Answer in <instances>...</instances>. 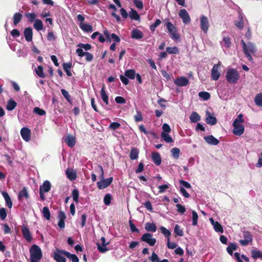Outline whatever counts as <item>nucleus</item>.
Here are the masks:
<instances>
[{
    "mask_svg": "<svg viewBox=\"0 0 262 262\" xmlns=\"http://www.w3.org/2000/svg\"><path fill=\"white\" fill-rule=\"evenodd\" d=\"M95 172L99 175L100 181L97 183V187L100 189H103L107 187L112 182L113 178L110 177L106 179L104 178V171L101 165H98L95 170Z\"/></svg>",
    "mask_w": 262,
    "mask_h": 262,
    "instance_id": "obj_1",
    "label": "nucleus"
},
{
    "mask_svg": "<svg viewBox=\"0 0 262 262\" xmlns=\"http://www.w3.org/2000/svg\"><path fill=\"white\" fill-rule=\"evenodd\" d=\"M241 43L243 46V50L244 54L250 62H253V58L251 54H254L257 51L254 44L251 42L246 43L244 40H242Z\"/></svg>",
    "mask_w": 262,
    "mask_h": 262,
    "instance_id": "obj_2",
    "label": "nucleus"
},
{
    "mask_svg": "<svg viewBox=\"0 0 262 262\" xmlns=\"http://www.w3.org/2000/svg\"><path fill=\"white\" fill-rule=\"evenodd\" d=\"M31 262H39L42 256L40 248L37 245H33L30 249Z\"/></svg>",
    "mask_w": 262,
    "mask_h": 262,
    "instance_id": "obj_3",
    "label": "nucleus"
},
{
    "mask_svg": "<svg viewBox=\"0 0 262 262\" xmlns=\"http://www.w3.org/2000/svg\"><path fill=\"white\" fill-rule=\"evenodd\" d=\"M226 78L227 81L230 84H234L237 82L240 75L238 72L235 69L229 68L227 69Z\"/></svg>",
    "mask_w": 262,
    "mask_h": 262,
    "instance_id": "obj_4",
    "label": "nucleus"
},
{
    "mask_svg": "<svg viewBox=\"0 0 262 262\" xmlns=\"http://www.w3.org/2000/svg\"><path fill=\"white\" fill-rule=\"evenodd\" d=\"M170 37L174 40H177L180 38V35L178 33V30L171 22L168 21L165 24Z\"/></svg>",
    "mask_w": 262,
    "mask_h": 262,
    "instance_id": "obj_5",
    "label": "nucleus"
},
{
    "mask_svg": "<svg viewBox=\"0 0 262 262\" xmlns=\"http://www.w3.org/2000/svg\"><path fill=\"white\" fill-rule=\"evenodd\" d=\"M243 123L238 122L237 120H234L232 123V125L234 127L233 130V133L236 136L242 135L245 130L244 125L242 124Z\"/></svg>",
    "mask_w": 262,
    "mask_h": 262,
    "instance_id": "obj_6",
    "label": "nucleus"
},
{
    "mask_svg": "<svg viewBox=\"0 0 262 262\" xmlns=\"http://www.w3.org/2000/svg\"><path fill=\"white\" fill-rule=\"evenodd\" d=\"M221 67V61H219L217 64H214L213 68L211 70V78L212 80L216 81L217 80L220 76V69Z\"/></svg>",
    "mask_w": 262,
    "mask_h": 262,
    "instance_id": "obj_7",
    "label": "nucleus"
},
{
    "mask_svg": "<svg viewBox=\"0 0 262 262\" xmlns=\"http://www.w3.org/2000/svg\"><path fill=\"white\" fill-rule=\"evenodd\" d=\"M140 240L142 242H145L150 246H153L156 243L157 240L156 238L152 237V234L149 233H145L142 235Z\"/></svg>",
    "mask_w": 262,
    "mask_h": 262,
    "instance_id": "obj_8",
    "label": "nucleus"
},
{
    "mask_svg": "<svg viewBox=\"0 0 262 262\" xmlns=\"http://www.w3.org/2000/svg\"><path fill=\"white\" fill-rule=\"evenodd\" d=\"M65 252H66V251L56 249L53 253V257L57 262H66L67 259L64 257Z\"/></svg>",
    "mask_w": 262,
    "mask_h": 262,
    "instance_id": "obj_9",
    "label": "nucleus"
},
{
    "mask_svg": "<svg viewBox=\"0 0 262 262\" xmlns=\"http://www.w3.org/2000/svg\"><path fill=\"white\" fill-rule=\"evenodd\" d=\"M244 239H240L239 243L243 246H246L252 242V235L248 231H243Z\"/></svg>",
    "mask_w": 262,
    "mask_h": 262,
    "instance_id": "obj_10",
    "label": "nucleus"
},
{
    "mask_svg": "<svg viewBox=\"0 0 262 262\" xmlns=\"http://www.w3.org/2000/svg\"><path fill=\"white\" fill-rule=\"evenodd\" d=\"M209 27L208 18L205 15H202L200 16V28L203 32L206 34L208 32Z\"/></svg>",
    "mask_w": 262,
    "mask_h": 262,
    "instance_id": "obj_11",
    "label": "nucleus"
},
{
    "mask_svg": "<svg viewBox=\"0 0 262 262\" xmlns=\"http://www.w3.org/2000/svg\"><path fill=\"white\" fill-rule=\"evenodd\" d=\"M179 16L182 19L183 23L188 24L190 22L191 18L186 10L181 9L179 13Z\"/></svg>",
    "mask_w": 262,
    "mask_h": 262,
    "instance_id": "obj_12",
    "label": "nucleus"
},
{
    "mask_svg": "<svg viewBox=\"0 0 262 262\" xmlns=\"http://www.w3.org/2000/svg\"><path fill=\"white\" fill-rule=\"evenodd\" d=\"M20 135L23 139L26 142L31 139V130L27 127H23L21 129Z\"/></svg>",
    "mask_w": 262,
    "mask_h": 262,
    "instance_id": "obj_13",
    "label": "nucleus"
},
{
    "mask_svg": "<svg viewBox=\"0 0 262 262\" xmlns=\"http://www.w3.org/2000/svg\"><path fill=\"white\" fill-rule=\"evenodd\" d=\"M104 35L106 37L107 40L109 42H111L112 39H113L116 42H119L120 41V38L118 36L116 35L114 33L111 34L109 31L107 30H104Z\"/></svg>",
    "mask_w": 262,
    "mask_h": 262,
    "instance_id": "obj_14",
    "label": "nucleus"
},
{
    "mask_svg": "<svg viewBox=\"0 0 262 262\" xmlns=\"http://www.w3.org/2000/svg\"><path fill=\"white\" fill-rule=\"evenodd\" d=\"M174 83L178 86H185L188 84L189 80L186 77L181 76L176 79Z\"/></svg>",
    "mask_w": 262,
    "mask_h": 262,
    "instance_id": "obj_15",
    "label": "nucleus"
},
{
    "mask_svg": "<svg viewBox=\"0 0 262 262\" xmlns=\"http://www.w3.org/2000/svg\"><path fill=\"white\" fill-rule=\"evenodd\" d=\"M21 232L24 237L26 239V240L27 242H31V241L32 240V237L30 233V231L28 227L23 225L21 227Z\"/></svg>",
    "mask_w": 262,
    "mask_h": 262,
    "instance_id": "obj_16",
    "label": "nucleus"
},
{
    "mask_svg": "<svg viewBox=\"0 0 262 262\" xmlns=\"http://www.w3.org/2000/svg\"><path fill=\"white\" fill-rule=\"evenodd\" d=\"M204 139L207 143L211 145H216L220 142L219 140L212 135L205 136Z\"/></svg>",
    "mask_w": 262,
    "mask_h": 262,
    "instance_id": "obj_17",
    "label": "nucleus"
},
{
    "mask_svg": "<svg viewBox=\"0 0 262 262\" xmlns=\"http://www.w3.org/2000/svg\"><path fill=\"white\" fill-rule=\"evenodd\" d=\"M66 218V216L64 212L62 211H60L58 215V219H59L58 226L61 229L64 228L65 227L64 220Z\"/></svg>",
    "mask_w": 262,
    "mask_h": 262,
    "instance_id": "obj_18",
    "label": "nucleus"
},
{
    "mask_svg": "<svg viewBox=\"0 0 262 262\" xmlns=\"http://www.w3.org/2000/svg\"><path fill=\"white\" fill-rule=\"evenodd\" d=\"M51 188V184L48 180L45 181L39 187V191L47 193L50 191Z\"/></svg>",
    "mask_w": 262,
    "mask_h": 262,
    "instance_id": "obj_19",
    "label": "nucleus"
},
{
    "mask_svg": "<svg viewBox=\"0 0 262 262\" xmlns=\"http://www.w3.org/2000/svg\"><path fill=\"white\" fill-rule=\"evenodd\" d=\"M211 225L213 226L214 230L217 232L223 233L224 231L222 225L217 221H214L213 218L209 219Z\"/></svg>",
    "mask_w": 262,
    "mask_h": 262,
    "instance_id": "obj_20",
    "label": "nucleus"
},
{
    "mask_svg": "<svg viewBox=\"0 0 262 262\" xmlns=\"http://www.w3.org/2000/svg\"><path fill=\"white\" fill-rule=\"evenodd\" d=\"M206 122L209 125H214L217 123V120L215 117L211 115L208 111L206 113Z\"/></svg>",
    "mask_w": 262,
    "mask_h": 262,
    "instance_id": "obj_21",
    "label": "nucleus"
},
{
    "mask_svg": "<svg viewBox=\"0 0 262 262\" xmlns=\"http://www.w3.org/2000/svg\"><path fill=\"white\" fill-rule=\"evenodd\" d=\"M24 36L26 40L27 41H31L33 38V31L32 29L30 27H28L25 29L24 31Z\"/></svg>",
    "mask_w": 262,
    "mask_h": 262,
    "instance_id": "obj_22",
    "label": "nucleus"
},
{
    "mask_svg": "<svg viewBox=\"0 0 262 262\" xmlns=\"http://www.w3.org/2000/svg\"><path fill=\"white\" fill-rule=\"evenodd\" d=\"M64 142L70 147H73L75 144V138L71 135H68L64 138Z\"/></svg>",
    "mask_w": 262,
    "mask_h": 262,
    "instance_id": "obj_23",
    "label": "nucleus"
},
{
    "mask_svg": "<svg viewBox=\"0 0 262 262\" xmlns=\"http://www.w3.org/2000/svg\"><path fill=\"white\" fill-rule=\"evenodd\" d=\"M131 36L134 39H140L143 37V34L140 30L134 29L132 31Z\"/></svg>",
    "mask_w": 262,
    "mask_h": 262,
    "instance_id": "obj_24",
    "label": "nucleus"
},
{
    "mask_svg": "<svg viewBox=\"0 0 262 262\" xmlns=\"http://www.w3.org/2000/svg\"><path fill=\"white\" fill-rule=\"evenodd\" d=\"M2 194L5 200L7 206L9 208H11L12 207V202L9 194L6 191H3Z\"/></svg>",
    "mask_w": 262,
    "mask_h": 262,
    "instance_id": "obj_25",
    "label": "nucleus"
},
{
    "mask_svg": "<svg viewBox=\"0 0 262 262\" xmlns=\"http://www.w3.org/2000/svg\"><path fill=\"white\" fill-rule=\"evenodd\" d=\"M221 45L223 48L228 49L231 46L230 38L228 36H224L222 41H221Z\"/></svg>",
    "mask_w": 262,
    "mask_h": 262,
    "instance_id": "obj_26",
    "label": "nucleus"
},
{
    "mask_svg": "<svg viewBox=\"0 0 262 262\" xmlns=\"http://www.w3.org/2000/svg\"><path fill=\"white\" fill-rule=\"evenodd\" d=\"M100 95L101 98L102 100L103 101V102L105 103V104L107 105L109 103L108 102V96L106 93L105 88L104 86H103L100 91Z\"/></svg>",
    "mask_w": 262,
    "mask_h": 262,
    "instance_id": "obj_27",
    "label": "nucleus"
},
{
    "mask_svg": "<svg viewBox=\"0 0 262 262\" xmlns=\"http://www.w3.org/2000/svg\"><path fill=\"white\" fill-rule=\"evenodd\" d=\"M151 158L154 163L157 165H160L161 163V158L160 155L158 152L152 154Z\"/></svg>",
    "mask_w": 262,
    "mask_h": 262,
    "instance_id": "obj_28",
    "label": "nucleus"
},
{
    "mask_svg": "<svg viewBox=\"0 0 262 262\" xmlns=\"http://www.w3.org/2000/svg\"><path fill=\"white\" fill-rule=\"evenodd\" d=\"M23 198H25L26 199H28L29 198L27 189L25 187H23V189L19 192L18 195V200H20Z\"/></svg>",
    "mask_w": 262,
    "mask_h": 262,
    "instance_id": "obj_29",
    "label": "nucleus"
},
{
    "mask_svg": "<svg viewBox=\"0 0 262 262\" xmlns=\"http://www.w3.org/2000/svg\"><path fill=\"white\" fill-rule=\"evenodd\" d=\"M189 119L191 123H195L201 120V117L196 112H193L189 117Z\"/></svg>",
    "mask_w": 262,
    "mask_h": 262,
    "instance_id": "obj_30",
    "label": "nucleus"
},
{
    "mask_svg": "<svg viewBox=\"0 0 262 262\" xmlns=\"http://www.w3.org/2000/svg\"><path fill=\"white\" fill-rule=\"evenodd\" d=\"M252 257L254 259L261 258L262 259V252L256 249H252L251 251Z\"/></svg>",
    "mask_w": 262,
    "mask_h": 262,
    "instance_id": "obj_31",
    "label": "nucleus"
},
{
    "mask_svg": "<svg viewBox=\"0 0 262 262\" xmlns=\"http://www.w3.org/2000/svg\"><path fill=\"white\" fill-rule=\"evenodd\" d=\"M145 229L148 232H155L157 230V227L153 223H147L145 225Z\"/></svg>",
    "mask_w": 262,
    "mask_h": 262,
    "instance_id": "obj_32",
    "label": "nucleus"
},
{
    "mask_svg": "<svg viewBox=\"0 0 262 262\" xmlns=\"http://www.w3.org/2000/svg\"><path fill=\"white\" fill-rule=\"evenodd\" d=\"M23 15L20 13H15L13 17V24L16 26L22 19Z\"/></svg>",
    "mask_w": 262,
    "mask_h": 262,
    "instance_id": "obj_33",
    "label": "nucleus"
},
{
    "mask_svg": "<svg viewBox=\"0 0 262 262\" xmlns=\"http://www.w3.org/2000/svg\"><path fill=\"white\" fill-rule=\"evenodd\" d=\"M34 28L37 31H40L43 29V25L42 21L40 19H37L34 21V23L33 25Z\"/></svg>",
    "mask_w": 262,
    "mask_h": 262,
    "instance_id": "obj_34",
    "label": "nucleus"
},
{
    "mask_svg": "<svg viewBox=\"0 0 262 262\" xmlns=\"http://www.w3.org/2000/svg\"><path fill=\"white\" fill-rule=\"evenodd\" d=\"M139 150L137 148H133L129 154V158L131 160H136L138 158Z\"/></svg>",
    "mask_w": 262,
    "mask_h": 262,
    "instance_id": "obj_35",
    "label": "nucleus"
},
{
    "mask_svg": "<svg viewBox=\"0 0 262 262\" xmlns=\"http://www.w3.org/2000/svg\"><path fill=\"white\" fill-rule=\"evenodd\" d=\"M17 106V103L13 100H9L6 105V109L8 111H12L14 110Z\"/></svg>",
    "mask_w": 262,
    "mask_h": 262,
    "instance_id": "obj_36",
    "label": "nucleus"
},
{
    "mask_svg": "<svg viewBox=\"0 0 262 262\" xmlns=\"http://www.w3.org/2000/svg\"><path fill=\"white\" fill-rule=\"evenodd\" d=\"M124 75L130 79H134L136 76V72L134 70H127L125 71Z\"/></svg>",
    "mask_w": 262,
    "mask_h": 262,
    "instance_id": "obj_37",
    "label": "nucleus"
},
{
    "mask_svg": "<svg viewBox=\"0 0 262 262\" xmlns=\"http://www.w3.org/2000/svg\"><path fill=\"white\" fill-rule=\"evenodd\" d=\"M65 256L72 260V262H79V259L75 254H71L70 252L66 251L65 252Z\"/></svg>",
    "mask_w": 262,
    "mask_h": 262,
    "instance_id": "obj_38",
    "label": "nucleus"
},
{
    "mask_svg": "<svg viewBox=\"0 0 262 262\" xmlns=\"http://www.w3.org/2000/svg\"><path fill=\"white\" fill-rule=\"evenodd\" d=\"M238 18L239 20L236 21L235 23V25L236 27L241 30L244 27L243 16L241 13L239 14Z\"/></svg>",
    "mask_w": 262,
    "mask_h": 262,
    "instance_id": "obj_39",
    "label": "nucleus"
},
{
    "mask_svg": "<svg viewBox=\"0 0 262 262\" xmlns=\"http://www.w3.org/2000/svg\"><path fill=\"white\" fill-rule=\"evenodd\" d=\"M42 213L43 216L47 220H50L51 217V213L48 207H44L42 209Z\"/></svg>",
    "mask_w": 262,
    "mask_h": 262,
    "instance_id": "obj_40",
    "label": "nucleus"
},
{
    "mask_svg": "<svg viewBox=\"0 0 262 262\" xmlns=\"http://www.w3.org/2000/svg\"><path fill=\"white\" fill-rule=\"evenodd\" d=\"M43 67L41 66H38L35 70L36 74L37 75V76L40 78H44L46 77L45 74L43 73Z\"/></svg>",
    "mask_w": 262,
    "mask_h": 262,
    "instance_id": "obj_41",
    "label": "nucleus"
},
{
    "mask_svg": "<svg viewBox=\"0 0 262 262\" xmlns=\"http://www.w3.org/2000/svg\"><path fill=\"white\" fill-rule=\"evenodd\" d=\"M236 249L237 245L235 243H230L226 249L228 253L230 255H232L233 254V251L236 250Z\"/></svg>",
    "mask_w": 262,
    "mask_h": 262,
    "instance_id": "obj_42",
    "label": "nucleus"
},
{
    "mask_svg": "<svg viewBox=\"0 0 262 262\" xmlns=\"http://www.w3.org/2000/svg\"><path fill=\"white\" fill-rule=\"evenodd\" d=\"M171 153L173 158L178 159L180 157V150L177 147H174L171 149Z\"/></svg>",
    "mask_w": 262,
    "mask_h": 262,
    "instance_id": "obj_43",
    "label": "nucleus"
},
{
    "mask_svg": "<svg viewBox=\"0 0 262 262\" xmlns=\"http://www.w3.org/2000/svg\"><path fill=\"white\" fill-rule=\"evenodd\" d=\"M161 137L167 143H171L173 141L171 137L167 133L162 132Z\"/></svg>",
    "mask_w": 262,
    "mask_h": 262,
    "instance_id": "obj_44",
    "label": "nucleus"
},
{
    "mask_svg": "<svg viewBox=\"0 0 262 262\" xmlns=\"http://www.w3.org/2000/svg\"><path fill=\"white\" fill-rule=\"evenodd\" d=\"M254 102L257 106H262V93H259L255 96Z\"/></svg>",
    "mask_w": 262,
    "mask_h": 262,
    "instance_id": "obj_45",
    "label": "nucleus"
},
{
    "mask_svg": "<svg viewBox=\"0 0 262 262\" xmlns=\"http://www.w3.org/2000/svg\"><path fill=\"white\" fill-rule=\"evenodd\" d=\"M129 17L134 20H138L140 19V17L137 12L133 9H132L129 13Z\"/></svg>",
    "mask_w": 262,
    "mask_h": 262,
    "instance_id": "obj_46",
    "label": "nucleus"
},
{
    "mask_svg": "<svg viewBox=\"0 0 262 262\" xmlns=\"http://www.w3.org/2000/svg\"><path fill=\"white\" fill-rule=\"evenodd\" d=\"M199 96L200 98H202L204 100H207L210 97V95L207 92H201L199 93Z\"/></svg>",
    "mask_w": 262,
    "mask_h": 262,
    "instance_id": "obj_47",
    "label": "nucleus"
},
{
    "mask_svg": "<svg viewBox=\"0 0 262 262\" xmlns=\"http://www.w3.org/2000/svg\"><path fill=\"white\" fill-rule=\"evenodd\" d=\"M166 52L169 54H178L179 52V49L176 47H167Z\"/></svg>",
    "mask_w": 262,
    "mask_h": 262,
    "instance_id": "obj_48",
    "label": "nucleus"
},
{
    "mask_svg": "<svg viewBox=\"0 0 262 262\" xmlns=\"http://www.w3.org/2000/svg\"><path fill=\"white\" fill-rule=\"evenodd\" d=\"M174 233L179 236H182L184 235L183 230L181 229L180 226L177 224L174 229Z\"/></svg>",
    "mask_w": 262,
    "mask_h": 262,
    "instance_id": "obj_49",
    "label": "nucleus"
},
{
    "mask_svg": "<svg viewBox=\"0 0 262 262\" xmlns=\"http://www.w3.org/2000/svg\"><path fill=\"white\" fill-rule=\"evenodd\" d=\"M162 233L167 238H169V236L171 235V232L169 230L167 229L165 227L162 226L160 228Z\"/></svg>",
    "mask_w": 262,
    "mask_h": 262,
    "instance_id": "obj_50",
    "label": "nucleus"
},
{
    "mask_svg": "<svg viewBox=\"0 0 262 262\" xmlns=\"http://www.w3.org/2000/svg\"><path fill=\"white\" fill-rule=\"evenodd\" d=\"M192 225L193 226H196L198 224V215L196 212L194 210H193L192 211Z\"/></svg>",
    "mask_w": 262,
    "mask_h": 262,
    "instance_id": "obj_51",
    "label": "nucleus"
},
{
    "mask_svg": "<svg viewBox=\"0 0 262 262\" xmlns=\"http://www.w3.org/2000/svg\"><path fill=\"white\" fill-rule=\"evenodd\" d=\"M83 57H84L85 60L88 62L92 61L94 58L93 55L88 52H83Z\"/></svg>",
    "mask_w": 262,
    "mask_h": 262,
    "instance_id": "obj_52",
    "label": "nucleus"
},
{
    "mask_svg": "<svg viewBox=\"0 0 262 262\" xmlns=\"http://www.w3.org/2000/svg\"><path fill=\"white\" fill-rule=\"evenodd\" d=\"M97 246L98 250L101 253H104L108 250L106 245H101L100 243H97Z\"/></svg>",
    "mask_w": 262,
    "mask_h": 262,
    "instance_id": "obj_53",
    "label": "nucleus"
},
{
    "mask_svg": "<svg viewBox=\"0 0 262 262\" xmlns=\"http://www.w3.org/2000/svg\"><path fill=\"white\" fill-rule=\"evenodd\" d=\"M72 196L74 201L77 203L78 202L79 198V191L77 189H74L72 191Z\"/></svg>",
    "mask_w": 262,
    "mask_h": 262,
    "instance_id": "obj_54",
    "label": "nucleus"
},
{
    "mask_svg": "<svg viewBox=\"0 0 262 262\" xmlns=\"http://www.w3.org/2000/svg\"><path fill=\"white\" fill-rule=\"evenodd\" d=\"M112 196L110 193H107L105 195L104 197V203L105 205L108 206L111 202Z\"/></svg>",
    "mask_w": 262,
    "mask_h": 262,
    "instance_id": "obj_55",
    "label": "nucleus"
},
{
    "mask_svg": "<svg viewBox=\"0 0 262 262\" xmlns=\"http://www.w3.org/2000/svg\"><path fill=\"white\" fill-rule=\"evenodd\" d=\"M83 31L92 32L93 31V28L92 26L88 24L83 23Z\"/></svg>",
    "mask_w": 262,
    "mask_h": 262,
    "instance_id": "obj_56",
    "label": "nucleus"
},
{
    "mask_svg": "<svg viewBox=\"0 0 262 262\" xmlns=\"http://www.w3.org/2000/svg\"><path fill=\"white\" fill-rule=\"evenodd\" d=\"M26 17H27L30 22H33L35 20L36 17V15L34 13H27L25 14Z\"/></svg>",
    "mask_w": 262,
    "mask_h": 262,
    "instance_id": "obj_57",
    "label": "nucleus"
},
{
    "mask_svg": "<svg viewBox=\"0 0 262 262\" xmlns=\"http://www.w3.org/2000/svg\"><path fill=\"white\" fill-rule=\"evenodd\" d=\"M161 23V21L160 19H157L156 20V21L150 26V29L151 31V32L155 31L156 28L158 26H159Z\"/></svg>",
    "mask_w": 262,
    "mask_h": 262,
    "instance_id": "obj_58",
    "label": "nucleus"
},
{
    "mask_svg": "<svg viewBox=\"0 0 262 262\" xmlns=\"http://www.w3.org/2000/svg\"><path fill=\"white\" fill-rule=\"evenodd\" d=\"M34 112L40 116H43L46 114L45 111L38 107H35L34 108Z\"/></svg>",
    "mask_w": 262,
    "mask_h": 262,
    "instance_id": "obj_59",
    "label": "nucleus"
},
{
    "mask_svg": "<svg viewBox=\"0 0 262 262\" xmlns=\"http://www.w3.org/2000/svg\"><path fill=\"white\" fill-rule=\"evenodd\" d=\"M121 125L118 122H112L109 125V128L112 130H116L120 127Z\"/></svg>",
    "mask_w": 262,
    "mask_h": 262,
    "instance_id": "obj_60",
    "label": "nucleus"
},
{
    "mask_svg": "<svg viewBox=\"0 0 262 262\" xmlns=\"http://www.w3.org/2000/svg\"><path fill=\"white\" fill-rule=\"evenodd\" d=\"M133 2L138 9L141 10L143 8V5L142 1L140 0H134Z\"/></svg>",
    "mask_w": 262,
    "mask_h": 262,
    "instance_id": "obj_61",
    "label": "nucleus"
},
{
    "mask_svg": "<svg viewBox=\"0 0 262 262\" xmlns=\"http://www.w3.org/2000/svg\"><path fill=\"white\" fill-rule=\"evenodd\" d=\"M66 174L67 175V177L70 180H74L76 178V173L73 171H67L66 172Z\"/></svg>",
    "mask_w": 262,
    "mask_h": 262,
    "instance_id": "obj_62",
    "label": "nucleus"
},
{
    "mask_svg": "<svg viewBox=\"0 0 262 262\" xmlns=\"http://www.w3.org/2000/svg\"><path fill=\"white\" fill-rule=\"evenodd\" d=\"M7 213L6 210L5 208H2L0 209V217L2 220H4L7 217Z\"/></svg>",
    "mask_w": 262,
    "mask_h": 262,
    "instance_id": "obj_63",
    "label": "nucleus"
},
{
    "mask_svg": "<svg viewBox=\"0 0 262 262\" xmlns=\"http://www.w3.org/2000/svg\"><path fill=\"white\" fill-rule=\"evenodd\" d=\"M176 207L177 208L178 212L181 214H183L186 211L185 207L180 204H177L176 205Z\"/></svg>",
    "mask_w": 262,
    "mask_h": 262,
    "instance_id": "obj_64",
    "label": "nucleus"
}]
</instances>
